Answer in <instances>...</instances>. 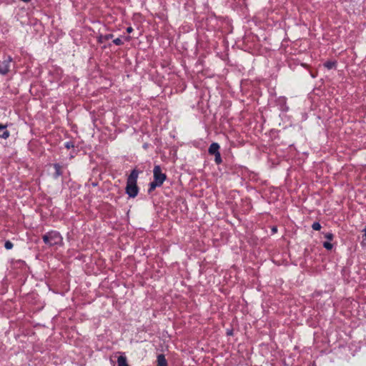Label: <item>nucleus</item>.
<instances>
[{
  "mask_svg": "<svg viewBox=\"0 0 366 366\" xmlns=\"http://www.w3.org/2000/svg\"><path fill=\"white\" fill-rule=\"evenodd\" d=\"M113 36L112 34H107L104 36H101L99 39V43L104 44L106 43V41L110 39H112Z\"/></svg>",
  "mask_w": 366,
  "mask_h": 366,
  "instance_id": "9d476101",
  "label": "nucleus"
},
{
  "mask_svg": "<svg viewBox=\"0 0 366 366\" xmlns=\"http://www.w3.org/2000/svg\"><path fill=\"white\" fill-rule=\"evenodd\" d=\"M325 238H327L329 240H332L333 238V234L332 233H327L325 235Z\"/></svg>",
  "mask_w": 366,
  "mask_h": 366,
  "instance_id": "f3484780",
  "label": "nucleus"
},
{
  "mask_svg": "<svg viewBox=\"0 0 366 366\" xmlns=\"http://www.w3.org/2000/svg\"><path fill=\"white\" fill-rule=\"evenodd\" d=\"M157 366H167V360L163 355H159L157 357Z\"/></svg>",
  "mask_w": 366,
  "mask_h": 366,
  "instance_id": "0eeeda50",
  "label": "nucleus"
},
{
  "mask_svg": "<svg viewBox=\"0 0 366 366\" xmlns=\"http://www.w3.org/2000/svg\"><path fill=\"white\" fill-rule=\"evenodd\" d=\"M13 244L10 241H6L5 242L4 247L6 249H11L13 248Z\"/></svg>",
  "mask_w": 366,
  "mask_h": 366,
  "instance_id": "2eb2a0df",
  "label": "nucleus"
},
{
  "mask_svg": "<svg viewBox=\"0 0 366 366\" xmlns=\"http://www.w3.org/2000/svg\"><path fill=\"white\" fill-rule=\"evenodd\" d=\"M128 41V38L126 36L121 37V38H116L114 39L112 42L117 45L119 44H124Z\"/></svg>",
  "mask_w": 366,
  "mask_h": 366,
  "instance_id": "6e6552de",
  "label": "nucleus"
},
{
  "mask_svg": "<svg viewBox=\"0 0 366 366\" xmlns=\"http://www.w3.org/2000/svg\"><path fill=\"white\" fill-rule=\"evenodd\" d=\"M336 65V61H327L325 63V66L326 68H327L328 69H331L332 68H334Z\"/></svg>",
  "mask_w": 366,
  "mask_h": 366,
  "instance_id": "9b49d317",
  "label": "nucleus"
},
{
  "mask_svg": "<svg viewBox=\"0 0 366 366\" xmlns=\"http://www.w3.org/2000/svg\"><path fill=\"white\" fill-rule=\"evenodd\" d=\"M9 137V132L6 129V127L0 124V137L7 139Z\"/></svg>",
  "mask_w": 366,
  "mask_h": 366,
  "instance_id": "20e7f679",
  "label": "nucleus"
},
{
  "mask_svg": "<svg viewBox=\"0 0 366 366\" xmlns=\"http://www.w3.org/2000/svg\"><path fill=\"white\" fill-rule=\"evenodd\" d=\"M215 156V162L217 164H220L222 162V158H221V155H220V153H217L216 154H214Z\"/></svg>",
  "mask_w": 366,
  "mask_h": 366,
  "instance_id": "4468645a",
  "label": "nucleus"
},
{
  "mask_svg": "<svg viewBox=\"0 0 366 366\" xmlns=\"http://www.w3.org/2000/svg\"><path fill=\"white\" fill-rule=\"evenodd\" d=\"M323 246L325 249L330 250L332 248V244L330 243V242H324L323 244Z\"/></svg>",
  "mask_w": 366,
  "mask_h": 366,
  "instance_id": "dca6fc26",
  "label": "nucleus"
},
{
  "mask_svg": "<svg viewBox=\"0 0 366 366\" xmlns=\"http://www.w3.org/2000/svg\"><path fill=\"white\" fill-rule=\"evenodd\" d=\"M219 145L217 143H212L209 148V153L216 154L219 153Z\"/></svg>",
  "mask_w": 366,
  "mask_h": 366,
  "instance_id": "39448f33",
  "label": "nucleus"
},
{
  "mask_svg": "<svg viewBox=\"0 0 366 366\" xmlns=\"http://www.w3.org/2000/svg\"><path fill=\"white\" fill-rule=\"evenodd\" d=\"M54 169L56 170L55 177H59V176H60L61 174V167L59 164H54Z\"/></svg>",
  "mask_w": 366,
  "mask_h": 366,
  "instance_id": "f8f14e48",
  "label": "nucleus"
},
{
  "mask_svg": "<svg viewBox=\"0 0 366 366\" xmlns=\"http://www.w3.org/2000/svg\"><path fill=\"white\" fill-rule=\"evenodd\" d=\"M118 366H128L127 363V358L124 356H119L117 360Z\"/></svg>",
  "mask_w": 366,
  "mask_h": 366,
  "instance_id": "1a4fd4ad",
  "label": "nucleus"
},
{
  "mask_svg": "<svg viewBox=\"0 0 366 366\" xmlns=\"http://www.w3.org/2000/svg\"><path fill=\"white\" fill-rule=\"evenodd\" d=\"M363 231H364V233H365L364 235H365V237L366 238V226H365V228L364 229Z\"/></svg>",
  "mask_w": 366,
  "mask_h": 366,
  "instance_id": "aec40b11",
  "label": "nucleus"
},
{
  "mask_svg": "<svg viewBox=\"0 0 366 366\" xmlns=\"http://www.w3.org/2000/svg\"><path fill=\"white\" fill-rule=\"evenodd\" d=\"M44 242L49 247L62 245L63 238L59 232L50 231L42 236Z\"/></svg>",
  "mask_w": 366,
  "mask_h": 366,
  "instance_id": "f03ea898",
  "label": "nucleus"
},
{
  "mask_svg": "<svg viewBox=\"0 0 366 366\" xmlns=\"http://www.w3.org/2000/svg\"><path fill=\"white\" fill-rule=\"evenodd\" d=\"M312 228L314 230H320L321 229V225L318 222H314L312 225Z\"/></svg>",
  "mask_w": 366,
  "mask_h": 366,
  "instance_id": "ddd939ff",
  "label": "nucleus"
},
{
  "mask_svg": "<svg viewBox=\"0 0 366 366\" xmlns=\"http://www.w3.org/2000/svg\"><path fill=\"white\" fill-rule=\"evenodd\" d=\"M138 178V172L137 170H133L127 178L126 193L130 197H135L138 194V187L137 185V180Z\"/></svg>",
  "mask_w": 366,
  "mask_h": 366,
  "instance_id": "f257e3e1",
  "label": "nucleus"
},
{
  "mask_svg": "<svg viewBox=\"0 0 366 366\" xmlns=\"http://www.w3.org/2000/svg\"><path fill=\"white\" fill-rule=\"evenodd\" d=\"M65 147L67 148V149H69L71 147H73V145L71 144V142H66L65 144Z\"/></svg>",
  "mask_w": 366,
  "mask_h": 366,
  "instance_id": "a211bd4d",
  "label": "nucleus"
},
{
  "mask_svg": "<svg viewBox=\"0 0 366 366\" xmlns=\"http://www.w3.org/2000/svg\"><path fill=\"white\" fill-rule=\"evenodd\" d=\"M132 30H133V29H132V27H131V26H129V27H127V31L128 33H131V32L132 31Z\"/></svg>",
  "mask_w": 366,
  "mask_h": 366,
  "instance_id": "6ab92c4d",
  "label": "nucleus"
},
{
  "mask_svg": "<svg viewBox=\"0 0 366 366\" xmlns=\"http://www.w3.org/2000/svg\"><path fill=\"white\" fill-rule=\"evenodd\" d=\"M153 172L154 181L149 184V192L155 189L156 187H160L166 179V175L162 172L159 165L154 167Z\"/></svg>",
  "mask_w": 366,
  "mask_h": 366,
  "instance_id": "7ed1b4c3",
  "label": "nucleus"
},
{
  "mask_svg": "<svg viewBox=\"0 0 366 366\" xmlns=\"http://www.w3.org/2000/svg\"><path fill=\"white\" fill-rule=\"evenodd\" d=\"M9 71V66L6 62L0 64V74H6Z\"/></svg>",
  "mask_w": 366,
  "mask_h": 366,
  "instance_id": "423d86ee",
  "label": "nucleus"
}]
</instances>
